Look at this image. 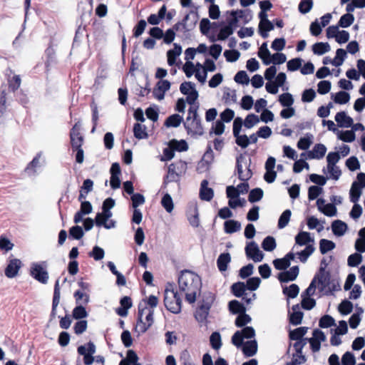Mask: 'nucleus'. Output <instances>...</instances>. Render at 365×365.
Here are the masks:
<instances>
[{
  "mask_svg": "<svg viewBox=\"0 0 365 365\" xmlns=\"http://www.w3.org/2000/svg\"><path fill=\"white\" fill-rule=\"evenodd\" d=\"M80 121H78L73 126L70 133L71 143L72 148L82 147L83 143V137L80 133Z\"/></svg>",
  "mask_w": 365,
  "mask_h": 365,
  "instance_id": "9d476101",
  "label": "nucleus"
},
{
  "mask_svg": "<svg viewBox=\"0 0 365 365\" xmlns=\"http://www.w3.org/2000/svg\"><path fill=\"white\" fill-rule=\"evenodd\" d=\"M312 280H315V284H318L320 291H324L329 284L330 274L322 267Z\"/></svg>",
  "mask_w": 365,
  "mask_h": 365,
  "instance_id": "f8f14e48",
  "label": "nucleus"
},
{
  "mask_svg": "<svg viewBox=\"0 0 365 365\" xmlns=\"http://www.w3.org/2000/svg\"><path fill=\"white\" fill-rule=\"evenodd\" d=\"M251 163L250 159L243 155L240 154L237 156L236 160V168L238 178L242 181H247L252 178V173L250 168Z\"/></svg>",
  "mask_w": 365,
  "mask_h": 365,
  "instance_id": "20e7f679",
  "label": "nucleus"
},
{
  "mask_svg": "<svg viewBox=\"0 0 365 365\" xmlns=\"http://www.w3.org/2000/svg\"><path fill=\"white\" fill-rule=\"evenodd\" d=\"M362 261V256L360 253H354L349 256L347 264L349 267H357Z\"/></svg>",
  "mask_w": 365,
  "mask_h": 365,
  "instance_id": "0e129e2a",
  "label": "nucleus"
},
{
  "mask_svg": "<svg viewBox=\"0 0 365 365\" xmlns=\"http://www.w3.org/2000/svg\"><path fill=\"white\" fill-rule=\"evenodd\" d=\"M299 292V288L296 284H292L289 287L283 289V293L289 298H295Z\"/></svg>",
  "mask_w": 365,
  "mask_h": 365,
  "instance_id": "09e8293b",
  "label": "nucleus"
},
{
  "mask_svg": "<svg viewBox=\"0 0 365 365\" xmlns=\"http://www.w3.org/2000/svg\"><path fill=\"white\" fill-rule=\"evenodd\" d=\"M241 229V224L237 220H229L224 222V230L227 234H232Z\"/></svg>",
  "mask_w": 365,
  "mask_h": 365,
  "instance_id": "bb28decb",
  "label": "nucleus"
},
{
  "mask_svg": "<svg viewBox=\"0 0 365 365\" xmlns=\"http://www.w3.org/2000/svg\"><path fill=\"white\" fill-rule=\"evenodd\" d=\"M264 192L261 188L257 187L250 190L248 196V200L252 202H256L263 197Z\"/></svg>",
  "mask_w": 365,
  "mask_h": 365,
  "instance_id": "c03bdc74",
  "label": "nucleus"
},
{
  "mask_svg": "<svg viewBox=\"0 0 365 365\" xmlns=\"http://www.w3.org/2000/svg\"><path fill=\"white\" fill-rule=\"evenodd\" d=\"M9 87L12 91H16L21 86V79L19 75H14L8 80Z\"/></svg>",
  "mask_w": 365,
  "mask_h": 365,
  "instance_id": "69168bd1",
  "label": "nucleus"
},
{
  "mask_svg": "<svg viewBox=\"0 0 365 365\" xmlns=\"http://www.w3.org/2000/svg\"><path fill=\"white\" fill-rule=\"evenodd\" d=\"M314 251L315 247L314 245H307L303 250L297 251L296 255L301 262L305 263Z\"/></svg>",
  "mask_w": 365,
  "mask_h": 365,
  "instance_id": "a878e982",
  "label": "nucleus"
},
{
  "mask_svg": "<svg viewBox=\"0 0 365 365\" xmlns=\"http://www.w3.org/2000/svg\"><path fill=\"white\" fill-rule=\"evenodd\" d=\"M184 126L187 133L192 136L202 135L204 133L200 117H187Z\"/></svg>",
  "mask_w": 365,
  "mask_h": 365,
  "instance_id": "423d86ee",
  "label": "nucleus"
},
{
  "mask_svg": "<svg viewBox=\"0 0 365 365\" xmlns=\"http://www.w3.org/2000/svg\"><path fill=\"white\" fill-rule=\"evenodd\" d=\"M350 95L345 91H339L336 93L334 101L336 103L345 104L349 102Z\"/></svg>",
  "mask_w": 365,
  "mask_h": 365,
  "instance_id": "13d9d810",
  "label": "nucleus"
},
{
  "mask_svg": "<svg viewBox=\"0 0 365 365\" xmlns=\"http://www.w3.org/2000/svg\"><path fill=\"white\" fill-rule=\"evenodd\" d=\"M327 152V148L324 145L319 143L316 144L309 154V158L322 159Z\"/></svg>",
  "mask_w": 365,
  "mask_h": 365,
  "instance_id": "5701e85b",
  "label": "nucleus"
},
{
  "mask_svg": "<svg viewBox=\"0 0 365 365\" xmlns=\"http://www.w3.org/2000/svg\"><path fill=\"white\" fill-rule=\"evenodd\" d=\"M231 261L230 253L220 254L217 259V265L220 272H225L227 269V265Z\"/></svg>",
  "mask_w": 365,
  "mask_h": 365,
  "instance_id": "b1692460",
  "label": "nucleus"
},
{
  "mask_svg": "<svg viewBox=\"0 0 365 365\" xmlns=\"http://www.w3.org/2000/svg\"><path fill=\"white\" fill-rule=\"evenodd\" d=\"M47 263L45 261L34 262L31 265L30 274L38 282L46 284L48 280V273L46 271Z\"/></svg>",
  "mask_w": 365,
  "mask_h": 365,
  "instance_id": "39448f33",
  "label": "nucleus"
},
{
  "mask_svg": "<svg viewBox=\"0 0 365 365\" xmlns=\"http://www.w3.org/2000/svg\"><path fill=\"white\" fill-rule=\"evenodd\" d=\"M89 256L93 257L96 261H99L103 259L105 256L104 250L98 246H94L91 252H89Z\"/></svg>",
  "mask_w": 365,
  "mask_h": 365,
  "instance_id": "6e6d98bb",
  "label": "nucleus"
},
{
  "mask_svg": "<svg viewBox=\"0 0 365 365\" xmlns=\"http://www.w3.org/2000/svg\"><path fill=\"white\" fill-rule=\"evenodd\" d=\"M161 205L168 213H170L173 210L174 204L170 194L165 193L163 195L161 200Z\"/></svg>",
  "mask_w": 365,
  "mask_h": 365,
  "instance_id": "de8ad7c7",
  "label": "nucleus"
},
{
  "mask_svg": "<svg viewBox=\"0 0 365 365\" xmlns=\"http://www.w3.org/2000/svg\"><path fill=\"white\" fill-rule=\"evenodd\" d=\"M181 53L182 47L177 43H174V48L167 52L168 65H174L175 63L177 57L179 56Z\"/></svg>",
  "mask_w": 365,
  "mask_h": 365,
  "instance_id": "aec40b11",
  "label": "nucleus"
},
{
  "mask_svg": "<svg viewBox=\"0 0 365 365\" xmlns=\"http://www.w3.org/2000/svg\"><path fill=\"white\" fill-rule=\"evenodd\" d=\"M251 322V317L245 312L240 314L235 320V325L237 327H242Z\"/></svg>",
  "mask_w": 365,
  "mask_h": 365,
  "instance_id": "4d7b16f0",
  "label": "nucleus"
},
{
  "mask_svg": "<svg viewBox=\"0 0 365 365\" xmlns=\"http://www.w3.org/2000/svg\"><path fill=\"white\" fill-rule=\"evenodd\" d=\"M279 102L284 107H290L294 103V98L289 93H284L279 96Z\"/></svg>",
  "mask_w": 365,
  "mask_h": 365,
  "instance_id": "8fccbe9b",
  "label": "nucleus"
},
{
  "mask_svg": "<svg viewBox=\"0 0 365 365\" xmlns=\"http://www.w3.org/2000/svg\"><path fill=\"white\" fill-rule=\"evenodd\" d=\"M335 120L338 125L341 128H350L354 123L353 119L347 115L344 111L337 113L335 115Z\"/></svg>",
  "mask_w": 365,
  "mask_h": 365,
  "instance_id": "f3484780",
  "label": "nucleus"
},
{
  "mask_svg": "<svg viewBox=\"0 0 365 365\" xmlns=\"http://www.w3.org/2000/svg\"><path fill=\"white\" fill-rule=\"evenodd\" d=\"M258 56L262 60L264 65H269L271 63V53L267 48V44L266 42L263 43L260 46Z\"/></svg>",
  "mask_w": 365,
  "mask_h": 365,
  "instance_id": "c85d7f7f",
  "label": "nucleus"
},
{
  "mask_svg": "<svg viewBox=\"0 0 365 365\" xmlns=\"http://www.w3.org/2000/svg\"><path fill=\"white\" fill-rule=\"evenodd\" d=\"M178 286L180 292L185 294V299L190 304L196 300L197 294L200 292L202 283L200 277L195 273L184 270L178 277Z\"/></svg>",
  "mask_w": 365,
  "mask_h": 365,
  "instance_id": "f257e3e1",
  "label": "nucleus"
},
{
  "mask_svg": "<svg viewBox=\"0 0 365 365\" xmlns=\"http://www.w3.org/2000/svg\"><path fill=\"white\" fill-rule=\"evenodd\" d=\"M292 313L289 315V322L294 326L299 325L302 323L304 314L300 311L299 304H295L292 307Z\"/></svg>",
  "mask_w": 365,
  "mask_h": 365,
  "instance_id": "a211bd4d",
  "label": "nucleus"
},
{
  "mask_svg": "<svg viewBox=\"0 0 365 365\" xmlns=\"http://www.w3.org/2000/svg\"><path fill=\"white\" fill-rule=\"evenodd\" d=\"M232 14L237 15L239 19H242L245 24L252 19L251 11L249 9L232 10Z\"/></svg>",
  "mask_w": 365,
  "mask_h": 365,
  "instance_id": "72a5a7b5",
  "label": "nucleus"
},
{
  "mask_svg": "<svg viewBox=\"0 0 365 365\" xmlns=\"http://www.w3.org/2000/svg\"><path fill=\"white\" fill-rule=\"evenodd\" d=\"M299 272V267L293 266L289 270L279 273L278 279L281 282L294 281L297 277Z\"/></svg>",
  "mask_w": 365,
  "mask_h": 365,
  "instance_id": "4468645a",
  "label": "nucleus"
},
{
  "mask_svg": "<svg viewBox=\"0 0 365 365\" xmlns=\"http://www.w3.org/2000/svg\"><path fill=\"white\" fill-rule=\"evenodd\" d=\"M342 365H355L356 359L353 353L350 351L345 352L341 357Z\"/></svg>",
  "mask_w": 365,
  "mask_h": 365,
  "instance_id": "774afa93",
  "label": "nucleus"
},
{
  "mask_svg": "<svg viewBox=\"0 0 365 365\" xmlns=\"http://www.w3.org/2000/svg\"><path fill=\"white\" fill-rule=\"evenodd\" d=\"M183 118L179 114H173L170 115L165 122L166 127L177 128L182 122Z\"/></svg>",
  "mask_w": 365,
  "mask_h": 365,
  "instance_id": "473e14b6",
  "label": "nucleus"
},
{
  "mask_svg": "<svg viewBox=\"0 0 365 365\" xmlns=\"http://www.w3.org/2000/svg\"><path fill=\"white\" fill-rule=\"evenodd\" d=\"M229 309L232 314H241L246 312L245 306L237 300H232L229 302Z\"/></svg>",
  "mask_w": 365,
  "mask_h": 365,
  "instance_id": "58836bf2",
  "label": "nucleus"
},
{
  "mask_svg": "<svg viewBox=\"0 0 365 365\" xmlns=\"http://www.w3.org/2000/svg\"><path fill=\"white\" fill-rule=\"evenodd\" d=\"M312 135L310 134L307 135L306 137L301 138L297 143L298 148L302 150H307L312 143Z\"/></svg>",
  "mask_w": 365,
  "mask_h": 365,
  "instance_id": "5fc2aeb1",
  "label": "nucleus"
},
{
  "mask_svg": "<svg viewBox=\"0 0 365 365\" xmlns=\"http://www.w3.org/2000/svg\"><path fill=\"white\" fill-rule=\"evenodd\" d=\"M246 256L255 262H259L264 258L263 252L259 250L258 245L254 242H250L245 247Z\"/></svg>",
  "mask_w": 365,
  "mask_h": 365,
  "instance_id": "6e6552de",
  "label": "nucleus"
},
{
  "mask_svg": "<svg viewBox=\"0 0 365 365\" xmlns=\"http://www.w3.org/2000/svg\"><path fill=\"white\" fill-rule=\"evenodd\" d=\"M295 245L292 247V250H295L298 246L314 245V239L311 237L308 232L301 231L294 237Z\"/></svg>",
  "mask_w": 365,
  "mask_h": 365,
  "instance_id": "1a4fd4ad",
  "label": "nucleus"
},
{
  "mask_svg": "<svg viewBox=\"0 0 365 365\" xmlns=\"http://www.w3.org/2000/svg\"><path fill=\"white\" fill-rule=\"evenodd\" d=\"M259 122V119L257 115L255 114H249L245 118V120L244 121V125L248 128L250 129L252 127H254L256 124H257Z\"/></svg>",
  "mask_w": 365,
  "mask_h": 365,
  "instance_id": "bf43d9fd",
  "label": "nucleus"
},
{
  "mask_svg": "<svg viewBox=\"0 0 365 365\" xmlns=\"http://www.w3.org/2000/svg\"><path fill=\"white\" fill-rule=\"evenodd\" d=\"M186 169V163L179 161L168 166V173L164 179L163 185L166 187L169 182L180 181V175Z\"/></svg>",
  "mask_w": 365,
  "mask_h": 365,
  "instance_id": "7ed1b4c3",
  "label": "nucleus"
},
{
  "mask_svg": "<svg viewBox=\"0 0 365 365\" xmlns=\"http://www.w3.org/2000/svg\"><path fill=\"white\" fill-rule=\"evenodd\" d=\"M164 304L167 309L173 314L181 312L182 299L180 293L174 290L172 284L167 287L165 290Z\"/></svg>",
  "mask_w": 365,
  "mask_h": 365,
  "instance_id": "f03ea898",
  "label": "nucleus"
},
{
  "mask_svg": "<svg viewBox=\"0 0 365 365\" xmlns=\"http://www.w3.org/2000/svg\"><path fill=\"white\" fill-rule=\"evenodd\" d=\"M170 145L174 149V150H178L180 152L186 151L188 149L187 143L184 140H181L180 141L173 140L171 141Z\"/></svg>",
  "mask_w": 365,
  "mask_h": 365,
  "instance_id": "680f3d73",
  "label": "nucleus"
},
{
  "mask_svg": "<svg viewBox=\"0 0 365 365\" xmlns=\"http://www.w3.org/2000/svg\"><path fill=\"white\" fill-rule=\"evenodd\" d=\"M78 353L83 356V362L86 365H91L94 361V357L92 354L86 353V346L81 345L78 347Z\"/></svg>",
  "mask_w": 365,
  "mask_h": 365,
  "instance_id": "49530a36",
  "label": "nucleus"
},
{
  "mask_svg": "<svg viewBox=\"0 0 365 365\" xmlns=\"http://www.w3.org/2000/svg\"><path fill=\"white\" fill-rule=\"evenodd\" d=\"M21 267V262L19 259H14L9 261L5 269V275L8 278L16 277Z\"/></svg>",
  "mask_w": 365,
  "mask_h": 365,
  "instance_id": "2eb2a0df",
  "label": "nucleus"
},
{
  "mask_svg": "<svg viewBox=\"0 0 365 365\" xmlns=\"http://www.w3.org/2000/svg\"><path fill=\"white\" fill-rule=\"evenodd\" d=\"M307 327H302L294 329L289 332V338L292 340H302V338L306 334Z\"/></svg>",
  "mask_w": 365,
  "mask_h": 365,
  "instance_id": "a18cd8bd",
  "label": "nucleus"
},
{
  "mask_svg": "<svg viewBox=\"0 0 365 365\" xmlns=\"http://www.w3.org/2000/svg\"><path fill=\"white\" fill-rule=\"evenodd\" d=\"M260 283H261L260 278L255 277L249 278L247 280L245 285H246L247 289H249L250 291H255L259 287Z\"/></svg>",
  "mask_w": 365,
  "mask_h": 365,
  "instance_id": "338daca9",
  "label": "nucleus"
},
{
  "mask_svg": "<svg viewBox=\"0 0 365 365\" xmlns=\"http://www.w3.org/2000/svg\"><path fill=\"white\" fill-rule=\"evenodd\" d=\"M170 88V83L167 80L159 81L153 90V96L158 101H162L165 98V93Z\"/></svg>",
  "mask_w": 365,
  "mask_h": 365,
  "instance_id": "9b49d317",
  "label": "nucleus"
},
{
  "mask_svg": "<svg viewBox=\"0 0 365 365\" xmlns=\"http://www.w3.org/2000/svg\"><path fill=\"white\" fill-rule=\"evenodd\" d=\"M274 29V25L270 21L259 24V33L263 38L268 37V32Z\"/></svg>",
  "mask_w": 365,
  "mask_h": 365,
  "instance_id": "c9c22d12",
  "label": "nucleus"
},
{
  "mask_svg": "<svg viewBox=\"0 0 365 365\" xmlns=\"http://www.w3.org/2000/svg\"><path fill=\"white\" fill-rule=\"evenodd\" d=\"M133 134L135 138L138 140L146 139L148 137L145 125L138 123L134 124Z\"/></svg>",
  "mask_w": 365,
  "mask_h": 365,
  "instance_id": "c756f323",
  "label": "nucleus"
},
{
  "mask_svg": "<svg viewBox=\"0 0 365 365\" xmlns=\"http://www.w3.org/2000/svg\"><path fill=\"white\" fill-rule=\"evenodd\" d=\"M145 311H146V307H143L142 305L140 304L138 307V322L135 327V330L138 334L145 333L150 327V326L143 319Z\"/></svg>",
  "mask_w": 365,
  "mask_h": 365,
  "instance_id": "ddd939ff",
  "label": "nucleus"
},
{
  "mask_svg": "<svg viewBox=\"0 0 365 365\" xmlns=\"http://www.w3.org/2000/svg\"><path fill=\"white\" fill-rule=\"evenodd\" d=\"M234 29L227 24L220 30L217 35V39L220 41H224L232 35Z\"/></svg>",
  "mask_w": 365,
  "mask_h": 365,
  "instance_id": "052dcab7",
  "label": "nucleus"
},
{
  "mask_svg": "<svg viewBox=\"0 0 365 365\" xmlns=\"http://www.w3.org/2000/svg\"><path fill=\"white\" fill-rule=\"evenodd\" d=\"M215 300V296L211 292L205 293L200 306L210 309L212 304Z\"/></svg>",
  "mask_w": 365,
  "mask_h": 365,
  "instance_id": "3c124183",
  "label": "nucleus"
},
{
  "mask_svg": "<svg viewBox=\"0 0 365 365\" xmlns=\"http://www.w3.org/2000/svg\"><path fill=\"white\" fill-rule=\"evenodd\" d=\"M327 172L329 175L328 178H331L334 180H338L341 175V171L337 165L327 166V169L324 168L323 173H326Z\"/></svg>",
  "mask_w": 365,
  "mask_h": 365,
  "instance_id": "2f4dec72",
  "label": "nucleus"
},
{
  "mask_svg": "<svg viewBox=\"0 0 365 365\" xmlns=\"http://www.w3.org/2000/svg\"><path fill=\"white\" fill-rule=\"evenodd\" d=\"M208 181L207 180H203L201 182L200 189V197L201 200L205 201H210L214 196V192L212 188L207 187Z\"/></svg>",
  "mask_w": 365,
  "mask_h": 365,
  "instance_id": "dca6fc26",
  "label": "nucleus"
},
{
  "mask_svg": "<svg viewBox=\"0 0 365 365\" xmlns=\"http://www.w3.org/2000/svg\"><path fill=\"white\" fill-rule=\"evenodd\" d=\"M354 19L353 14H345L341 16L338 25L341 28H348L354 23Z\"/></svg>",
  "mask_w": 365,
  "mask_h": 365,
  "instance_id": "37998d69",
  "label": "nucleus"
},
{
  "mask_svg": "<svg viewBox=\"0 0 365 365\" xmlns=\"http://www.w3.org/2000/svg\"><path fill=\"white\" fill-rule=\"evenodd\" d=\"M320 212L328 217H333L336 215L337 210L333 203H328L323 206Z\"/></svg>",
  "mask_w": 365,
  "mask_h": 365,
  "instance_id": "e2e57ef3",
  "label": "nucleus"
},
{
  "mask_svg": "<svg viewBox=\"0 0 365 365\" xmlns=\"http://www.w3.org/2000/svg\"><path fill=\"white\" fill-rule=\"evenodd\" d=\"M312 51L314 54L322 56L330 51V46L327 42H318L312 46Z\"/></svg>",
  "mask_w": 365,
  "mask_h": 365,
  "instance_id": "7c9ffc66",
  "label": "nucleus"
},
{
  "mask_svg": "<svg viewBox=\"0 0 365 365\" xmlns=\"http://www.w3.org/2000/svg\"><path fill=\"white\" fill-rule=\"evenodd\" d=\"M361 189L362 187L360 186L359 183L356 181H354L351 187L350 191H349V195H350V201L353 203L358 202L361 195Z\"/></svg>",
  "mask_w": 365,
  "mask_h": 365,
  "instance_id": "412c9836",
  "label": "nucleus"
},
{
  "mask_svg": "<svg viewBox=\"0 0 365 365\" xmlns=\"http://www.w3.org/2000/svg\"><path fill=\"white\" fill-rule=\"evenodd\" d=\"M187 219L190 225L193 227H197L200 225L198 210L196 206L188 212Z\"/></svg>",
  "mask_w": 365,
  "mask_h": 365,
  "instance_id": "4c0bfd02",
  "label": "nucleus"
},
{
  "mask_svg": "<svg viewBox=\"0 0 365 365\" xmlns=\"http://www.w3.org/2000/svg\"><path fill=\"white\" fill-rule=\"evenodd\" d=\"M209 312L210 309L199 306L195 312V317L199 323L206 324Z\"/></svg>",
  "mask_w": 365,
  "mask_h": 365,
  "instance_id": "cd10ccee",
  "label": "nucleus"
},
{
  "mask_svg": "<svg viewBox=\"0 0 365 365\" xmlns=\"http://www.w3.org/2000/svg\"><path fill=\"white\" fill-rule=\"evenodd\" d=\"M277 247L275 239L272 236L266 237L262 242V247L267 252L273 251Z\"/></svg>",
  "mask_w": 365,
  "mask_h": 365,
  "instance_id": "a19ab883",
  "label": "nucleus"
},
{
  "mask_svg": "<svg viewBox=\"0 0 365 365\" xmlns=\"http://www.w3.org/2000/svg\"><path fill=\"white\" fill-rule=\"evenodd\" d=\"M336 247L335 243L333 241L322 239L319 241V250L322 255L334 250Z\"/></svg>",
  "mask_w": 365,
  "mask_h": 365,
  "instance_id": "f704fd0d",
  "label": "nucleus"
},
{
  "mask_svg": "<svg viewBox=\"0 0 365 365\" xmlns=\"http://www.w3.org/2000/svg\"><path fill=\"white\" fill-rule=\"evenodd\" d=\"M255 336V331L252 327H245L240 331H237L232 336V343L237 348L243 344L244 339H252Z\"/></svg>",
  "mask_w": 365,
  "mask_h": 365,
  "instance_id": "0eeeda50",
  "label": "nucleus"
},
{
  "mask_svg": "<svg viewBox=\"0 0 365 365\" xmlns=\"http://www.w3.org/2000/svg\"><path fill=\"white\" fill-rule=\"evenodd\" d=\"M292 215V212L290 210H285L282 215H280L277 227L279 229H283L288 224L290 220V217Z\"/></svg>",
  "mask_w": 365,
  "mask_h": 365,
  "instance_id": "ea45409f",
  "label": "nucleus"
},
{
  "mask_svg": "<svg viewBox=\"0 0 365 365\" xmlns=\"http://www.w3.org/2000/svg\"><path fill=\"white\" fill-rule=\"evenodd\" d=\"M348 229L346 223L340 220H336L331 223V230L334 235L336 237L343 236Z\"/></svg>",
  "mask_w": 365,
  "mask_h": 365,
  "instance_id": "6ab92c4d",
  "label": "nucleus"
},
{
  "mask_svg": "<svg viewBox=\"0 0 365 365\" xmlns=\"http://www.w3.org/2000/svg\"><path fill=\"white\" fill-rule=\"evenodd\" d=\"M232 292L237 297H242L246 292V285L244 282H238L234 283L231 287Z\"/></svg>",
  "mask_w": 365,
  "mask_h": 365,
  "instance_id": "e433bc0d",
  "label": "nucleus"
},
{
  "mask_svg": "<svg viewBox=\"0 0 365 365\" xmlns=\"http://www.w3.org/2000/svg\"><path fill=\"white\" fill-rule=\"evenodd\" d=\"M335 325H336L335 320L330 315L323 316L319 319V326L323 329L329 328V327H331L335 326Z\"/></svg>",
  "mask_w": 365,
  "mask_h": 365,
  "instance_id": "864d4df0",
  "label": "nucleus"
},
{
  "mask_svg": "<svg viewBox=\"0 0 365 365\" xmlns=\"http://www.w3.org/2000/svg\"><path fill=\"white\" fill-rule=\"evenodd\" d=\"M210 342L212 348L215 350H218L222 346L221 335L218 331L212 333L210 336Z\"/></svg>",
  "mask_w": 365,
  "mask_h": 365,
  "instance_id": "79ce46f5",
  "label": "nucleus"
},
{
  "mask_svg": "<svg viewBox=\"0 0 365 365\" xmlns=\"http://www.w3.org/2000/svg\"><path fill=\"white\" fill-rule=\"evenodd\" d=\"M257 351V343L255 340H250L245 343L242 346L243 354L247 356H253Z\"/></svg>",
  "mask_w": 365,
  "mask_h": 365,
  "instance_id": "4be33fe9",
  "label": "nucleus"
},
{
  "mask_svg": "<svg viewBox=\"0 0 365 365\" xmlns=\"http://www.w3.org/2000/svg\"><path fill=\"white\" fill-rule=\"evenodd\" d=\"M60 287H59V280L57 279L55 286H54V292L53 297V303H52V310H51V316L54 317L56 314V308L60 302Z\"/></svg>",
  "mask_w": 365,
  "mask_h": 365,
  "instance_id": "393cba45",
  "label": "nucleus"
},
{
  "mask_svg": "<svg viewBox=\"0 0 365 365\" xmlns=\"http://www.w3.org/2000/svg\"><path fill=\"white\" fill-rule=\"evenodd\" d=\"M339 312L343 315H347L352 312L353 304L350 301L343 300L339 305Z\"/></svg>",
  "mask_w": 365,
  "mask_h": 365,
  "instance_id": "603ef678",
  "label": "nucleus"
}]
</instances>
